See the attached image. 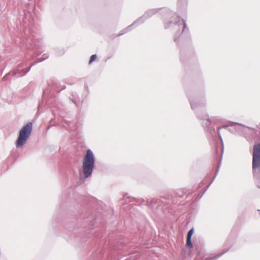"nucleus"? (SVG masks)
I'll use <instances>...</instances> for the list:
<instances>
[{
    "label": "nucleus",
    "mask_w": 260,
    "mask_h": 260,
    "mask_svg": "<svg viewBox=\"0 0 260 260\" xmlns=\"http://www.w3.org/2000/svg\"><path fill=\"white\" fill-rule=\"evenodd\" d=\"M142 201L143 202H145V201H144V200H142Z\"/></svg>",
    "instance_id": "obj_20"
},
{
    "label": "nucleus",
    "mask_w": 260,
    "mask_h": 260,
    "mask_svg": "<svg viewBox=\"0 0 260 260\" xmlns=\"http://www.w3.org/2000/svg\"><path fill=\"white\" fill-rule=\"evenodd\" d=\"M186 5V0H178V10H181L182 7H185Z\"/></svg>",
    "instance_id": "obj_13"
},
{
    "label": "nucleus",
    "mask_w": 260,
    "mask_h": 260,
    "mask_svg": "<svg viewBox=\"0 0 260 260\" xmlns=\"http://www.w3.org/2000/svg\"><path fill=\"white\" fill-rule=\"evenodd\" d=\"M234 125L235 126L234 128H230L228 129L229 131L232 133H234L235 132H240V131H242L243 130V128L246 127V126H245L243 124H241L240 123H237V122H231L230 124L223 125L222 127H220L218 128V136L220 137V138L221 139V137L220 133H219L220 129H221V128H226V127H228L230 126L232 127Z\"/></svg>",
    "instance_id": "obj_8"
},
{
    "label": "nucleus",
    "mask_w": 260,
    "mask_h": 260,
    "mask_svg": "<svg viewBox=\"0 0 260 260\" xmlns=\"http://www.w3.org/2000/svg\"><path fill=\"white\" fill-rule=\"evenodd\" d=\"M32 129V123L30 122L23 126L19 131L16 141V146L20 148L23 146L29 137Z\"/></svg>",
    "instance_id": "obj_5"
},
{
    "label": "nucleus",
    "mask_w": 260,
    "mask_h": 260,
    "mask_svg": "<svg viewBox=\"0 0 260 260\" xmlns=\"http://www.w3.org/2000/svg\"><path fill=\"white\" fill-rule=\"evenodd\" d=\"M123 200L126 202H132L133 200H135L134 198L131 197L128 195V194H125L123 196Z\"/></svg>",
    "instance_id": "obj_14"
},
{
    "label": "nucleus",
    "mask_w": 260,
    "mask_h": 260,
    "mask_svg": "<svg viewBox=\"0 0 260 260\" xmlns=\"http://www.w3.org/2000/svg\"><path fill=\"white\" fill-rule=\"evenodd\" d=\"M224 250L222 252L218 254L215 256L210 257H207L205 260H216L220 256H221L223 254H224L225 253H226L230 248V245L228 242V241H226L224 245Z\"/></svg>",
    "instance_id": "obj_11"
},
{
    "label": "nucleus",
    "mask_w": 260,
    "mask_h": 260,
    "mask_svg": "<svg viewBox=\"0 0 260 260\" xmlns=\"http://www.w3.org/2000/svg\"><path fill=\"white\" fill-rule=\"evenodd\" d=\"M46 92H47V90H45V91H44V96H45V93H46Z\"/></svg>",
    "instance_id": "obj_18"
},
{
    "label": "nucleus",
    "mask_w": 260,
    "mask_h": 260,
    "mask_svg": "<svg viewBox=\"0 0 260 260\" xmlns=\"http://www.w3.org/2000/svg\"><path fill=\"white\" fill-rule=\"evenodd\" d=\"M212 182H213V180L211 181V182L210 184H209V185L207 186V188L209 187V186L211 185V184L212 183Z\"/></svg>",
    "instance_id": "obj_17"
},
{
    "label": "nucleus",
    "mask_w": 260,
    "mask_h": 260,
    "mask_svg": "<svg viewBox=\"0 0 260 260\" xmlns=\"http://www.w3.org/2000/svg\"><path fill=\"white\" fill-rule=\"evenodd\" d=\"M160 9H150L147 11L144 15L135 21L131 25H129L123 30H122L121 32L118 35V36H120L124 35V34L130 31L134 28L136 27L137 25L144 23L147 19L152 17L153 15L157 13Z\"/></svg>",
    "instance_id": "obj_4"
},
{
    "label": "nucleus",
    "mask_w": 260,
    "mask_h": 260,
    "mask_svg": "<svg viewBox=\"0 0 260 260\" xmlns=\"http://www.w3.org/2000/svg\"><path fill=\"white\" fill-rule=\"evenodd\" d=\"M44 56L42 57V58L41 59L38 58L37 61H35L26 71H24L23 69H22V68L24 67V65L23 64H19L17 67L16 70L15 74L17 75L20 73V75H18V77L24 76L30 70L31 68L33 66H34L36 63L39 62H41V61L45 60L46 59H47L48 57V56L47 55L44 54Z\"/></svg>",
    "instance_id": "obj_7"
},
{
    "label": "nucleus",
    "mask_w": 260,
    "mask_h": 260,
    "mask_svg": "<svg viewBox=\"0 0 260 260\" xmlns=\"http://www.w3.org/2000/svg\"><path fill=\"white\" fill-rule=\"evenodd\" d=\"M169 20L165 21V28L166 29L172 28L175 32L174 41L178 44L179 40H182L185 35L188 32V29L186 27V22L176 13L172 11H169L167 13Z\"/></svg>",
    "instance_id": "obj_2"
},
{
    "label": "nucleus",
    "mask_w": 260,
    "mask_h": 260,
    "mask_svg": "<svg viewBox=\"0 0 260 260\" xmlns=\"http://www.w3.org/2000/svg\"><path fill=\"white\" fill-rule=\"evenodd\" d=\"M166 198L161 197L160 199H152L150 201L146 202L148 206L152 208L154 211L157 209H162V204H166Z\"/></svg>",
    "instance_id": "obj_6"
},
{
    "label": "nucleus",
    "mask_w": 260,
    "mask_h": 260,
    "mask_svg": "<svg viewBox=\"0 0 260 260\" xmlns=\"http://www.w3.org/2000/svg\"><path fill=\"white\" fill-rule=\"evenodd\" d=\"M72 101L77 106V104H76V102L73 100H72Z\"/></svg>",
    "instance_id": "obj_16"
},
{
    "label": "nucleus",
    "mask_w": 260,
    "mask_h": 260,
    "mask_svg": "<svg viewBox=\"0 0 260 260\" xmlns=\"http://www.w3.org/2000/svg\"><path fill=\"white\" fill-rule=\"evenodd\" d=\"M252 173L257 186L260 188V162H252Z\"/></svg>",
    "instance_id": "obj_9"
},
{
    "label": "nucleus",
    "mask_w": 260,
    "mask_h": 260,
    "mask_svg": "<svg viewBox=\"0 0 260 260\" xmlns=\"http://www.w3.org/2000/svg\"><path fill=\"white\" fill-rule=\"evenodd\" d=\"M95 159L93 152L88 149L84 157L82 164L83 173L85 178L90 177L93 172Z\"/></svg>",
    "instance_id": "obj_3"
},
{
    "label": "nucleus",
    "mask_w": 260,
    "mask_h": 260,
    "mask_svg": "<svg viewBox=\"0 0 260 260\" xmlns=\"http://www.w3.org/2000/svg\"><path fill=\"white\" fill-rule=\"evenodd\" d=\"M66 88V86H64L63 87H62V89H64Z\"/></svg>",
    "instance_id": "obj_19"
},
{
    "label": "nucleus",
    "mask_w": 260,
    "mask_h": 260,
    "mask_svg": "<svg viewBox=\"0 0 260 260\" xmlns=\"http://www.w3.org/2000/svg\"><path fill=\"white\" fill-rule=\"evenodd\" d=\"M97 56L96 54H93L90 56V60L89 61V64L91 63L96 58Z\"/></svg>",
    "instance_id": "obj_15"
},
{
    "label": "nucleus",
    "mask_w": 260,
    "mask_h": 260,
    "mask_svg": "<svg viewBox=\"0 0 260 260\" xmlns=\"http://www.w3.org/2000/svg\"><path fill=\"white\" fill-rule=\"evenodd\" d=\"M252 162H260V143L255 144L253 146Z\"/></svg>",
    "instance_id": "obj_10"
},
{
    "label": "nucleus",
    "mask_w": 260,
    "mask_h": 260,
    "mask_svg": "<svg viewBox=\"0 0 260 260\" xmlns=\"http://www.w3.org/2000/svg\"><path fill=\"white\" fill-rule=\"evenodd\" d=\"M187 96L190 102L191 109L196 113L197 117L202 120V124L205 130L211 135L215 133V128L211 126L213 120L209 118V115L206 112L201 114L200 111L206 105V99L203 95H196L192 96L190 93H187Z\"/></svg>",
    "instance_id": "obj_1"
},
{
    "label": "nucleus",
    "mask_w": 260,
    "mask_h": 260,
    "mask_svg": "<svg viewBox=\"0 0 260 260\" xmlns=\"http://www.w3.org/2000/svg\"><path fill=\"white\" fill-rule=\"evenodd\" d=\"M194 232V229H191L187 233L186 246L188 248H192L193 245L191 242V237Z\"/></svg>",
    "instance_id": "obj_12"
}]
</instances>
